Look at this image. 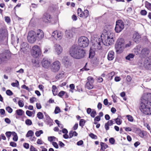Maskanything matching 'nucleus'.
<instances>
[{
  "mask_svg": "<svg viewBox=\"0 0 151 151\" xmlns=\"http://www.w3.org/2000/svg\"><path fill=\"white\" fill-rule=\"evenodd\" d=\"M140 109L145 115L151 114V94H145L141 99Z\"/></svg>",
  "mask_w": 151,
  "mask_h": 151,
  "instance_id": "nucleus-1",
  "label": "nucleus"
},
{
  "mask_svg": "<svg viewBox=\"0 0 151 151\" xmlns=\"http://www.w3.org/2000/svg\"><path fill=\"white\" fill-rule=\"evenodd\" d=\"M111 26H108L105 27V30L106 31L104 34L101 35L103 42L104 45H108L114 43V41L115 35L111 31Z\"/></svg>",
  "mask_w": 151,
  "mask_h": 151,
  "instance_id": "nucleus-2",
  "label": "nucleus"
},
{
  "mask_svg": "<svg viewBox=\"0 0 151 151\" xmlns=\"http://www.w3.org/2000/svg\"><path fill=\"white\" fill-rule=\"evenodd\" d=\"M69 53L72 57L78 59L83 58L86 54L85 50L75 45L72 46L70 50Z\"/></svg>",
  "mask_w": 151,
  "mask_h": 151,
  "instance_id": "nucleus-3",
  "label": "nucleus"
},
{
  "mask_svg": "<svg viewBox=\"0 0 151 151\" xmlns=\"http://www.w3.org/2000/svg\"><path fill=\"white\" fill-rule=\"evenodd\" d=\"M9 59V51L6 50L0 54V63H6Z\"/></svg>",
  "mask_w": 151,
  "mask_h": 151,
  "instance_id": "nucleus-4",
  "label": "nucleus"
},
{
  "mask_svg": "<svg viewBox=\"0 0 151 151\" xmlns=\"http://www.w3.org/2000/svg\"><path fill=\"white\" fill-rule=\"evenodd\" d=\"M89 42L88 39L85 37H81L78 40V44L79 46L83 47H87L88 45Z\"/></svg>",
  "mask_w": 151,
  "mask_h": 151,
  "instance_id": "nucleus-5",
  "label": "nucleus"
},
{
  "mask_svg": "<svg viewBox=\"0 0 151 151\" xmlns=\"http://www.w3.org/2000/svg\"><path fill=\"white\" fill-rule=\"evenodd\" d=\"M124 28V23L122 20H119L116 21L115 28V30L116 33H118L121 32Z\"/></svg>",
  "mask_w": 151,
  "mask_h": 151,
  "instance_id": "nucleus-6",
  "label": "nucleus"
},
{
  "mask_svg": "<svg viewBox=\"0 0 151 151\" xmlns=\"http://www.w3.org/2000/svg\"><path fill=\"white\" fill-rule=\"evenodd\" d=\"M60 63L58 60L55 61L51 65V70L53 72H57L60 69Z\"/></svg>",
  "mask_w": 151,
  "mask_h": 151,
  "instance_id": "nucleus-7",
  "label": "nucleus"
},
{
  "mask_svg": "<svg viewBox=\"0 0 151 151\" xmlns=\"http://www.w3.org/2000/svg\"><path fill=\"white\" fill-rule=\"evenodd\" d=\"M36 35L35 32L33 31H29L27 36V40L30 43H34L37 39Z\"/></svg>",
  "mask_w": 151,
  "mask_h": 151,
  "instance_id": "nucleus-8",
  "label": "nucleus"
},
{
  "mask_svg": "<svg viewBox=\"0 0 151 151\" xmlns=\"http://www.w3.org/2000/svg\"><path fill=\"white\" fill-rule=\"evenodd\" d=\"M41 50L40 47L37 45H35L32 48V54L35 57H37L40 55Z\"/></svg>",
  "mask_w": 151,
  "mask_h": 151,
  "instance_id": "nucleus-9",
  "label": "nucleus"
},
{
  "mask_svg": "<svg viewBox=\"0 0 151 151\" xmlns=\"http://www.w3.org/2000/svg\"><path fill=\"white\" fill-rule=\"evenodd\" d=\"M103 43L101 38H97L96 41L94 43L93 47L95 50H101L102 48V45Z\"/></svg>",
  "mask_w": 151,
  "mask_h": 151,
  "instance_id": "nucleus-10",
  "label": "nucleus"
},
{
  "mask_svg": "<svg viewBox=\"0 0 151 151\" xmlns=\"http://www.w3.org/2000/svg\"><path fill=\"white\" fill-rule=\"evenodd\" d=\"M87 81L85 85V88L88 89H92L93 87V83L94 81L93 78L91 76H89L88 77Z\"/></svg>",
  "mask_w": 151,
  "mask_h": 151,
  "instance_id": "nucleus-11",
  "label": "nucleus"
},
{
  "mask_svg": "<svg viewBox=\"0 0 151 151\" xmlns=\"http://www.w3.org/2000/svg\"><path fill=\"white\" fill-rule=\"evenodd\" d=\"M77 13L78 15L81 17L86 18L89 15V12L87 10H85L83 12L81 9L78 8L77 11Z\"/></svg>",
  "mask_w": 151,
  "mask_h": 151,
  "instance_id": "nucleus-12",
  "label": "nucleus"
},
{
  "mask_svg": "<svg viewBox=\"0 0 151 151\" xmlns=\"http://www.w3.org/2000/svg\"><path fill=\"white\" fill-rule=\"evenodd\" d=\"M144 66L147 69H151V56L146 58L144 62Z\"/></svg>",
  "mask_w": 151,
  "mask_h": 151,
  "instance_id": "nucleus-13",
  "label": "nucleus"
},
{
  "mask_svg": "<svg viewBox=\"0 0 151 151\" xmlns=\"http://www.w3.org/2000/svg\"><path fill=\"white\" fill-rule=\"evenodd\" d=\"M63 35V33L61 32L55 31L52 32V36L56 40H60L62 38Z\"/></svg>",
  "mask_w": 151,
  "mask_h": 151,
  "instance_id": "nucleus-14",
  "label": "nucleus"
},
{
  "mask_svg": "<svg viewBox=\"0 0 151 151\" xmlns=\"http://www.w3.org/2000/svg\"><path fill=\"white\" fill-rule=\"evenodd\" d=\"M42 19L45 22H50L52 21V18L49 14L45 13L43 15Z\"/></svg>",
  "mask_w": 151,
  "mask_h": 151,
  "instance_id": "nucleus-15",
  "label": "nucleus"
},
{
  "mask_svg": "<svg viewBox=\"0 0 151 151\" xmlns=\"http://www.w3.org/2000/svg\"><path fill=\"white\" fill-rule=\"evenodd\" d=\"M42 63L43 67L45 68H47L50 66L51 62L50 59L45 58L42 60Z\"/></svg>",
  "mask_w": 151,
  "mask_h": 151,
  "instance_id": "nucleus-16",
  "label": "nucleus"
},
{
  "mask_svg": "<svg viewBox=\"0 0 151 151\" xmlns=\"http://www.w3.org/2000/svg\"><path fill=\"white\" fill-rule=\"evenodd\" d=\"M36 36L37 40H38L42 39L44 37V34L43 31L40 29L37 30L36 32Z\"/></svg>",
  "mask_w": 151,
  "mask_h": 151,
  "instance_id": "nucleus-17",
  "label": "nucleus"
},
{
  "mask_svg": "<svg viewBox=\"0 0 151 151\" xmlns=\"http://www.w3.org/2000/svg\"><path fill=\"white\" fill-rule=\"evenodd\" d=\"M54 47H55V52L58 55H59L62 52L63 49L60 45L56 44L55 45Z\"/></svg>",
  "mask_w": 151,
  "mask_h": 151,
  "instance_id": "nucleus-18",
  "label": "nucleus"
},
{
  "mask_svg": "<svg viewBox=\"0 0 151 151\" xmlns=\"http://www.w3.org/2000/svg\"><path fill=\"white\" fill-rule=\"evenodd\" d=\"M141 37L139 34L137 32L134 33L133 35V40L136 43H138L140 40Z\"/></svg>",
  "mask_w": 151,
  "mask_h": 151,
  "instance_id": "nucleus-19",
  "label": "nucleus"
},
{
  "mask_svg": "<svg viewBox=\"0 0 151 151\" xmlns=\"http://www.w3.org/2000/svg\"><path fill=\"white\" fill-rule=\"evenodd\" d=\"M141 48L140 46L138 45L135 47L133 50V52L136 55L139 54L140 55Z\"/></svg>",
  "mask_w": 151,
  "mask_h": 151,
  "instance_id": "nucleus-20",
  "label": "nucleus"
},
{
  "mask_svg": "<svg viewBox=\"0 0 151 151\" xmlns=\"http://www.w3.org/2000/svg\"><path fill=\"white\" fill-rule=\"evenodd\" d=\"M28 44L26 42H23L21 44L20 49L21 51L24 52L27 50L28 47Z\"/></svg>",
  "mask_w": 151,
  "mask_h": 151,
  "instance_id": "nucleus-21",
  "label": "nucleus"
},
{
  "mask_svg": "<svg viewBox=\"0 0 151 151\" xmlns=\"http://www.w3.org/2000/svg\"><path fill=\"white\" fill-rule=\"evenodd\" d=\"M124 48V46L115 45V48L116 51L118 53H121Z\"/></svg>",
  "mask_w": 151,
  "mask_h": 151,
  "instance_id": "nucleus-22",
  "label": "nucleus"
},
{
  "mask_svg": "<svg viewBox=\"0 0 151 151\" xmlns=\"http://www.w3.org/2000/svg\"><path fill=\"white\" fill-rule=\"evenodd\" d=\"M114 57V52L113 51H110L108 54L107 58L109 60H113Z\"/></svg>",
  "mask_w": 151,
  "mask_h": 151,
  "instance_id": "nucleus-23",
  "label": "nucleus"
},
{
  "mask_svg": "<svg viewBox=\"0 0 151 151\" xmlns=\"http://www.w3.org/2000/svg\"><path fill=\"white\" fill-rule=\"evenodd\" d=\"M73 31L72 30H66L65 31L66 37L68 38H71L73 36Z\"/></svg>",
  "mask_w": 151,
  "mask_h": 151,
  "instance_id": "nucleus-24",
  "label": "nucleus"
},
{
  "mask_svg": "<svg viewBox=\"0 0 151 151\" xmlns=\"http://www.w3.org/2000/svg\"><path fill=\"white\" fill-rule=\"evenodd\" d=\"M149 50L147 48H144L141 49L140 53V56H146L149 53Z\"/></svg>",
  "mask_w": 151,
  "mask_h": 151,
  "instance_id": "nucleus-25",
  "label": "nucleus"
},
{
  "mask_svg": "<svg viewBox=\"0 0 151 151\" xmlns=\"http://www.w3.org/2000/svg\"><path fill=\"white\" fill-rule=\"evenodd\" d=\"M11 136L13 137L12 139L14 141H17L18 137L17 134L15 132H10V137Z\"/></svg>",
  "mask_w": 151,
  "mask_h": 151,
  "instance_id": "nucleus-26",
  "label": "nucleus"
},
{
  "mask_svg": "<svg viewBox=\"0 0 151 151\" xmlns=\"http://www.w3.org/2000/svg\"><path fill=\"white\" fill-rule=\"evenodd\" d=\"M62 62L64 63L65 66H68L70 65V63L68 60V59L66 57H64L62 59Z\"/></svg>",
  "mask_w": 151,
  "mask_h": 151,
  "instance_id": "nucleus-27",
  "label": "nucleus"
},
{
  "mask_svg": "<svg viewBox=\"0 0 151 151\" xmlns=\"http://www.w3.org/2000/svg\"><path fill=\"white\" fill-rule=\"evenodd\" d=\"M92 47H91L89 50V57L92 58L95 54V50Z\"/></svg>",
  "mask_w": 151,
  "mask_h": 151,
  "instance_id": "nucleus-28",
  "label": "nucleus"
},
{
  "mask_svg": "<svg viewBox=\"0 0 151 151\" xmlns=\"http://www.w3.org/2000/svg\"><path fill=\"white\" fill-rule=\"evenodd\" d=\"M124 41L123 39H119L117 41V43L115 45L119 46H124Z\"/></svg>",
  "mask_w": 151,
  "mask_h": 151,
  "instance_id": "nucleus-29",
  "label": "nucleus"
},
{
  "mask_svg": "<svg viewBox=\"0 0 151 151\" xmlns=\"http://www.w3.org/2000/svg\"><path fill=\"white\" fill-rule=\"evenodd\" d=\"M32 63L36 67H39L40 65V63L37 60H33Z\"/></svg>",
  "mask_w": 151,
  "mask_h": 151,
  "instance_id": "nucleus-30",
  "label": "nucleus"
},
{
  "mask_svg": "<svg viewBox=\"0 0 151 151\" xmlns=\"http://www.w3.org/2000/svg\"><path fill=\"white\" fill-rule=\"evenodd\" d=\"M34 135V132L32 130H29L27 132L26 135V137H32Z\"/></svg>",
  "mask_w": 151,
  "mask_h": 151,
  "instance_id": "nucleus-31",
  "label": "nucleus"
},
{
  "mask_svg": "<svg viewBox=\"0 0 151 151\" xmlns=\"http://www.w3.org/2000/svg\"><path fill=\"white\" fill-rule=\"evenodd\" d=\"M100 146L101 148L102 149H105L108 147V145L107 144L102 142H101Z\"/></svg>",
  "mask_w": 151,
  "mask_h": 151,
  "instance_id": "nucleus-32",
  "label": "nucleus"
},
{
  "mask_svg": "<svg viewBox=\"0 0 151 151\" xmlns=\"http://www.w3.org/2000/svg\"><path fill=\"white\" fill-rule=\"evenodd\" d=\"M16 113L18 115L21 116L24 113V111L22 109H20L16 110Z\"/></svg>",
  "mask_w": 151,
  "mask_h": 151,
  "instance_id": "nucleus-33",
  "label": "nucleus"
},
{
  "mask_svg": "<svg viewBox=\"0 0 151 151\" xmlns=\"http://www.w3.org/2000/svg\"><path fill=\"white\" fill-rule=\"evenodd\" d=\"M37 116L40 119H42L44 117V115L41 112H38L37 114Z\"/></svg>",
  "mask_w": 151,
  "mask_h": 151,
  "instance_id": "nucleus-34",
  "label": "nucleus"
},
{
  "mask_svg": "<svg viewBox=\"0 0 151 151\" xmlns=\"http://www.w3.org/2000/svg\"><path fill=\"white\" fill-rule=\"evenodd\" d=\"M85 122L86 121L84 119H81L79 122V125L81 127H83L84 125Z\"/></svg>",
  "mask_w": 151,
  "mask_h": 151,
  "instance_id": "nucleus-35",
  "label": "nucleus"
},
{
  "mask_svg": "<svg viewBox=\"0 0 151 151\" xmlns=\"http://www.w3.org/2000/svg\"><path fill=\"white\" fill-rule=\"evenodd\" d=\"M114 120L115 121L116 123L118 125H120L121 124L122 121L120 119L118 118L114 119Z\"/></svg>",
  "mask_w": 151,
  "mask_h": 151,
  "instance_id": "nucleus-36",
  "label": "nucleus"
},
{
  "mask_svg": "<svg viewBox=\"0 0 151 151\" xmlns=\"http://www.w3.org/2000/svg\"><path fill=\"white\" fill-rule=\"evenodd\" d=\"M11 85L14 87H18L19 86V82L18 81L16 80V82L12 83Z\"/></svg>",
  "mask_w": 151,
  "mask_h": 151,
  "instance_id": "nucleus-37",
  "label": "nucleus"
},
{
  "mask_svg": "<svg viewBox=\"0 0 151 151\" xmlns=\"http://www.w3.org/2000/svg\"><path fill=\"white\" fill-rule=\"evenodd\" d=\"M145 7L149 10L151 11V4L146 2L145 3Z\"/></svg>",
  "mask_w": 151,
  "mask_h": 151,
  "instance_id": "nucleus-38",
  "label": "nucleus"
},
{
  "mask_svg": "<svg viewBox=\"0 0 151 151\" xmlns=\"http://www.w3.org/2000/svg\"><path fill=\"white\" fill-rule=\"evenodd\" d=\"M126 117L127 118L128 120L131 122H132L134 120L133 117L130 115H128L126 116Z\"/></svg>",
  "mask_w": 151,
  "mask_h": 151,
  "instance_id": "nucleus-39",
  "label": "nucleus"
},
{
  "mask_svg": "<svg viewBox=\"0 0 151 151\" xmlns=\"http://www.w3.org/2000/svg\"><path fill=\"white\" fill-rule=\"evenodd\" d=\"M43 131L42 130L37 131L35 133V134L37 137H39L41 134H43Z\"/></svg>",
  "mask_w": 151,
  "mask_h": 151,
  "instance_id": "nucleus-40",
  "label": "nucleus"
},
{
  "mask_svg": "<svg viewBox=\"0 0 151 151\" xmlns=\"http://www.w3.org/2000/svg\"><path fill=\"white\" fill-rule=\"evenodd\" d=\"M134 56V55L133 54H130L128 56L126 57V59L127 60H129L130 58H133Z\"/></svg>",
  "mask_w": 151,
  "mask_h": 151,
  "instance_id": "nucleus-41",
  "label": "nucleus"
},
{
  "mask_svg": "<svg viewBox=\"0 0 151 151\" xmlns=\"http://www.w3.org/2000/svg\"><path fill=\"white\" fill-rule=\"evenodd\" d=\"M26 124L28 125H31L32 124L31 120L29 119H27L25 122Z\"/></svg>",
  "mask_w": 151,
  "mask_h": 151,
  "instance_id": "nucleus-42",
  "label": "nucleus"
},
{
  "mask_svg": "<svg viewBox=\"0 0 151 151\" xmlns=\"http://www.w3.org/2000/svg\"><path fill=\"white\" fill-rule=\"evenodd\" d=\"M96 115V111L93 109V111L91 113V116L93 118H94L95 116Z\"/></svg>",
  "mask_w": 151,
  "mask_h": 151,
  "instance_id": "nucleus-43",
  "label": "nucleus"
},
{
  "mask_svg": "<svg viewBox=\"0 0 151 151\" xmlns=\"http://www.w3.org/2000/svg\"><path fill=\"white\" fill-rule=\"evenodd\" d=\"M56 138L54 136H50L48 137V140L50 142L53 141H55Z\"/></svg>",
  "mask_w": 151,
  "mask_h": 151,
  "instance_id": "nucleus-44",
  "label": "nucleus"
},
{
  "mask_svg": "<svg viewBox=\"0 0 151 151\" xmlns=\"http://www.w3.org/2000/svg\"><path fill=\"white\" fill-rule=\"evenodd\" d=\"M26 113V114L29 116H31L33 114V112L29 110H27Z\"/></svg>",
  "mask_w": 151,
  "mask_h": 151,
  "instance_id": "nucleus-45",
  "label": "nucleus"
},
{
  "mask_svg": "<svg viewBox=\"0 0 151 151\" xmlns=\"http://www.w3.org/2000/svg\"><path fill=\"white\" fill-rule=\"evenodd\" d=\"M89 136L92 139H97V136L92 133H90L89 134Z\"/></svg>",
  "mask_w": 151,
  "mask_h": 151,
  "instance_id": "nucleus-46",
  "label": "nucleus"
},
{
  "mask_svg": "<svg viewBox=\"0 0 151 151\" xmlns=\"http://www.w3.org/2000/svg\"><path fill=\"white\" fill-rule=\"evenodd\" d=\"M60 109L59 108L58 106H56L55 107V111H54V113L55 114H57L58 113H59L60 112Z\"/></svg>",
  "mask_w": 151,
  "mask_h": 151,
  "instance_id": "nucleus-47",
  "label": "nucleus"
},
{
  "mask_svg": "<svg viewBox=\"0 0 151 151\" xmlns=\"http://www.w3.org/2000/svg\"><path fill=\"white\" fill-rule=\"evenodd\" d=\"M15 37H14V35L13 34L11 35V43L13 45L14 43L16 42L15 40Z\"/></svg>",
  "mask_w": 151,
  "mask_h": 151,
  "instance_id": "nucleus-48",
  "label": "nucleus"
},
{
  "mask_svg": "<svg viewBox=\"0 0 151 151\" xmlns=\"http://www.w3.org/2000/svg\"><path fill=\"white\" fill-rule=\"evenodd\" d=\"M19 106L21 107H22L24 106V103L23 101L22 100H19L18 101Z\"/></svg>",
  "mask_w": 151,
  "mask_h": 151,
  "instance_id": "nucleus-49",
  "label": "nucleus"
},
{
  "mask_svg": "<svg viewBox=\"0 0 151 151\" xmlns=\"http://www.w3.org/2000/svg\"><path fill=\"white\" fill-rule=\"evenodd\" d=\"M64 77V74L63 73H61L59 74L56 77L58 78H61L63 77Z\"/></svg>",
  "mask_w": 151,
  "mask_h": 151,
  "instance_id": "nucleus-50",
  "label": "nucleus"
},
{
  "mask_svg": "<svg viewBox=\"0 0 151 151\" xmlns=\"http://www.w3.org/2000/svg\"><path fill=\"white\" fill-rule=\"evenodd\" d=\"M140 14L142 15H146L147 14V12L145 10H142Z\"/></svg>",
  "mask_w": 151,
  "mask_h": 151,
  "instance_id": "nucleus-51",
  "label": "nucleus"
},
{
  "mask_svg": "<svg viewBox=\"0 0 151 151\" xmlns=\"http://www.w3.org/2000/svg\"><path fill=\"white\" fill-rule=\"evenodd\" d=\"M36 98L35 97H32L30 99V102L31 103H33L36 101Z\"/></svg>",
  "mask_w": 151,
  "mask_h": 151,
  "instance_id": "nucleus-52",
  "label": "nucleus"
},
{
  "mask_svg": "<svg viewBox=\"0 0 151 151\" xmlns=\"http://www.w3.org/2000/svg\"><path fill=\"white\" fill-rule=\"evenodd\" d=\"M109 142L111 144H113L115 142V140L113 138H111L109 139Z\"/></svg>",
  "mask_w": 151,
  "mask_h": 151,
  "instance_id": "nucleus-53",
  "label": "nucleus"
},
{
  "mask_svg": "<svg viewBox=\"0 0 151 151\" xmlns=\"http://www.w3.org/2000/svg\"><path fill=\"white\" fill-rule=\"evenodd\" d=\"M10 146L15 147L17 146V144L13 142H10Z\"/></svg>",
  "mask_w": 151,
  "mask_h": 151,
  "instance_id": "nucleus-54",
  "label": "nucleus"
},
{
  "mask_svg": "<svg viewBox=\"0 0 151 151\" xmlns=\"http://www.w3.org/2000/svg\"><path fill=\"white\" fill-rule=\"evenodd\" d=\"M0 113L1 115H4L5 113V111L4 109H0Z\"/></svg>",
  "mask_w": 151,
  "mask_h": 151,
  "instance_id": "nucleus-55",
  "label": "nucleus"
},
{
  "mask_svg": "<svg viewBox=\"0 0 151 151\" xmlns=\"http://www.w3.org/2000/svg\"><path fill=\"white\" fill-rule=\"evenodd\" d=\"M65 93V92L64 91H61L60 92H59V93L58 94V95L60 97H61L64 95Z\"/></svg>",
  "mask_w": 151,
  "mask_h": 151,
  "instance_id": "nucleus-56",
  "label": "nucleus"
},
{
  "mask_svg": "<svg viewBox=\"0 0 151 151\" xmlns=\"http://www.w3.org/2000/svg\"><path fill=\"white\" fill-rule=\"evenodd\" d=\"M100 117L99 116H97L94 118V120L95 121H96L98 122L100 121Z\"/></svg>",
  "mask_w": 151,
  "mask_h": 151,
  "instance_id": "nucleus-57",
  "label": "nucleus"
},
{
  "mask_svg": "<svg viewBox=\"0 0 151 151\" xmlns=\"http://www.w3.org/2000/svg\"><path fill=\"white\" fill-rule=\"evenodd\" d=\"M30 151H37V150L36 149L34 146H31L30 148Z\"/></svg>",
  "mask_w": 151,
  "mask_h": 151,
  "instance_id": "nucleus-58",
  "label": "nucleus"
},
{
  "mask_svg": "<svg viewBox=\"0 0 151 151\" xmlns=\"http://www.w3.org/2000/svg\"><path fill=\"white\" fill-rule=\"evenodd\" d=\"M125 130L127 132L131 131L132 129L129 127H124Z\"/></svg>",
  "mask_w": 151,
  "mask_h": 151,
  "instance_id": "nucleus-59",
  "label": "nucleus"
},
{
  "mask_svg": "<svg viewBox=\"0 0 151 151\" xmlns=\"http://www.w3.org/2000/svg\"><path fill=\"white\" fill-rule=\"evenodd\" d=\"M69 138H72L73 136V131H71L69 132Z\"/></svg>",
  "mask_w": 151,
  "mask_h": 151,
  "instance_id": "nucleus-60",
  "label": "nucleus"
},
{
  "mask_svg": "<svg viewBox=\"0 0 151 151\" xmlns=\"http://www.w3.org/2000/svg\"><path fill=\"white\" fill-rule=\"evenodd\" d=\"M52 144L54 147H55L56 148H58V145L56 142H53L52 143Z\"/></svg>",
  "mask_w": 151,
  "mask_h": 151,
  "instance_id": "nucleus-61",
  "label": "nucleus"
},
{
  "mask_svg": "<svg viewBox=\"0 0 151 151\" xmlns=\"http://www.w3.org/2000/svg\"><path fill=\"white\" fill-rule=\"evenodd\" d=\"M83 141L82 140H81L77 142V145L78 146L81 145L83 144Z\"/></svg>",
  "mask_w": 151,
  "mask_h": 151,
  "instance_id": "nucleus-62",
  "label": "nucleus"
},
{
  "mask_svg": "<svg viewBox=\"0 0 151 151\" xmlns=\"http://www.w3.org/2000/svg\"><path fill=\"white\" fill-rule=\"evenodd\" d=\"M114 75L115 73L114 72H111L108 74L109 76V77H111V78H112V77Z\"/></svg>",
  "mask_w": 151,
  "mask_h": 151,
  "instance_id": "nucleus-63",
  "label": "nucleus"
},
{
  "mask_svg": "<svg viewBox=\"0 0 151 151\" xmlns=\"http://www.w3.org/2000/svg\"><path fill=\"white\" fill-rule=\"evenodd\" d=\"M37 143L38 144H39V145H41L43 143V142L41 140V139H37Z\"/></svg>",
  "mask_w": 151,
  "mask_h": 151,
  "instance_id": "nucleus-64",
  "label": "nucleus"
}]
</instances>
